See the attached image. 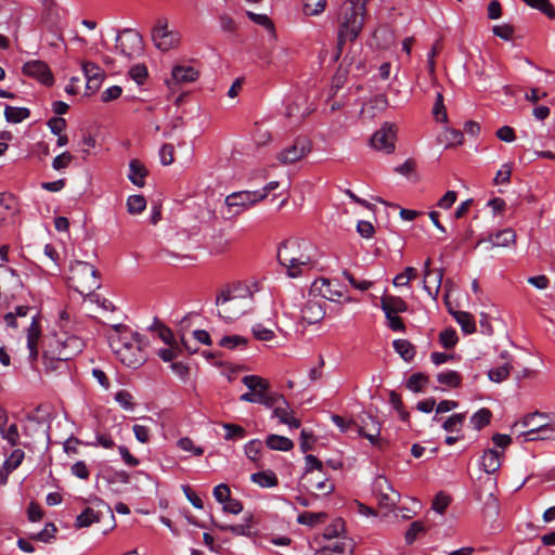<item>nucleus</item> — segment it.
<instances>
[{
  "mask_svg": "<svg viewBox=\"0 0 555 555\" xmlns=\"http://www.w3.org/2000/svg\"><path fill=\"white\" fill-rule=\"evenodd\" d=\"M253 293L246 285H236L222 289L216 298L218 315L225 322H232L251 309Z\"/></svg>",
  "mask_w": 555,
  "mask_h": 555,
  "instance_id": "obj_1",
  "label": "nucleus"
},
{
  "mask_svg": "<svg viewBox=\"0 0 555 555\" xmlns=\"http://www.w3.org/2000/svg\"><path fill=\"white\" fill-rule=\"evenodd\" d=\"M365 9L354 0L341 3L338 14L337 49L341 52L347 41H354L363 29Z\"/></svg>",
  "mask_w": 555,
  "mask_h": 555,
  "instance_id": "obj_2",
  "label": "nucleus"
},
{
  "mask_svg": "<svg viewBox=\"0 0 555 555\" xmlns=\"http://www.w3.org/2000/svg\"><path fill=\"white\" fill-rule=\"evenodd\" d=\"M109 346L117 358L128 367L137 369L147 359V343L138 334L108 335Z\"/></svg>",
  "mask_w": 555,
  "mask_h": 555,
  "instance_id": "obj_3",
  "label": "nucleus"
},
{
  "mask_svg": "<svg viewBox=\"0 0 555 555\" xmlns=\"http://www.w3.org/2000/svg\"><path fill=\"white\" fill-rule=\"evenodd\" d=\"M278 261L286 268L291 278L301 275L305 268L312 262V257L308 253V245L298 238H287L278 247Z\"/></svg>",
  "mask_w": 555,
  "mask_h": 555,
  "instance_id": "obj_4",
  "label": "nucleus"
},
{
  "mask_svg": "<svg viewBox=\"0 0 555 555\" xmlns=\"http://www.w3.org/2000/svg\"><path fill=\"white\" fill-rule=\"evenodd\" d=\"M8 326L17 328L20 325H27V348L29 359L35 361L38 357V341L41 336V327L39 324L38 313L27 306H17L14 312L4 315Z\"/></svg>",
  "mask_w": 555,
  "mask_h": 555,
  "instance_id": "obj_5",
  "label": "nucleus"
},
{
  "mask_svg": "<svg viewBox=\"0 0 555 555\" xmlns=\"http://www.w3.org/2000/svg\"><path fill=\"white\" fill-rule=\"evenodd\" d=\"M69 285L85 297H93L94 291L100 288L99 271L89 262L76 260L70 264Z\"/></svg>",
  "mask_w": 555,
  "mask_h": 555,
  "instance_id": "obj_6",
  "label": "nucleus"
},
{
  "mask_svg": "<svg viewBox=\"0 0 555 555\" xmlns=\"http://www.w3.org/2000/svg\"><path fill=\"white\" fill-rule=\"evenodd\" d=\"M83 349V341L76 335H70L68 331H61L55 334L54 344L51 350L44 352V357H50L60 361H68L79 354Z\"/></svg>",
  "mask_w": 555,
  "mask_h": 555,
  "instance_id": "obj_7",
  "label": "nucleus"
},
{
  "mask_svg": "<svg viewBox=\"0 0 555 555\" xmlns=\"http://www.w3.org/2000/svg\"><path fill=\"white\" fill-rule=\"evenodd\" d=\"M263 199V193L250 191L234 192L225 197L224 217L228 219L234 218Z\"/></svg>",
  "mask_w": 555,
  "mask_h": 555,
  "instance_id": "obj_8",
  "label": "nucleus"
},
{
  "mask_svg": "<svg viewBox=\"0 0 555 555\" xmlns=\"http://www.w3.org/2000/svg\"><path fill=\"white\" fill-rule=\"evenodd\" d=\"M104 517L114 518L111 506L101 499H94L92 506L85 508L82 513L76 517L75 528H88L92 524L100 522Z\"/></svg>",
  "mask_w": 555,
  "mask_h": 555,
  "instance_id": "obj_9",
  "label": "nucleus"
},
{
  "mask_svg": "<svg viewBox=\"0 0 555 555\" xmlns=\"http://www.w3.org/2000/svg\"><path fill=\"white\" fill-rule=\"evenodd\" d=\"M152 40L157 49L167 52L180 43V34L168 27L166 18H158L152 29Z\"/></svg>",
  "mask_w": 555,
  "mask_h": 555,
  "instance_id": "obj_10",
  "label": "nucleus"
},
{
  "mask_svg": "<svg viewBox=\"0 0 555 555\" xmlns=\"http://www.w3.org/2000/svg\"><path fill=\"white\" fill-rule=\"evenodd\" d=\"M116 49L128 60L139 56L143 51L142 36L133 29H124L116 38Z\"/></svg>",
  "mask_w": 555,
  "mask_h": 555,
  "instance_id": "obj_11",
  "label": "nucleus"
},
{
  "mask_svg": "<svg viewBox=\"0 0 555 555\" xmlns=\"http://www.w3.org/2000/svg\"><path fill=\"white\" fill-rule=\"evenodd\" d=\"M374 492L380 507L393 511L400 502V493L392 488L389 480L384 476L376 477L374 481Z\"/></svg>",
  "mask_w": 555,
  "mask_h": 555,
  "instance_id": "obj_12",
  "label": "nucleus"
},
{
  "mask_svg": "<svg viewBox=\"0 0 555 555\" xmlns=\"http://www.w3.org/2000/svg\"><path fill=\"white\" fill-rule=\"evenodd\" d=\"M397 128L395 125L385 122L371 138L372 146L380 152L390 154L395 151Z\"/></svg>",
  "mask_w": 555,
  "mask_h": 555,
  "instance_id": "obj_13",
  "label": "nucleus"
},
{
  "mask_svg": "<svg viewBox=\"0 0 555 555\" xmlns=\"http://www.w3.org/2000/svg\"><path fill=\"white\" fill-rule=\"evenodd\" d=\"M311 152V142L306 138H297L294 143L281 151L278 160L283 165L294 164Z\"/></svg>",
  "mask_w": 555,
  "mask_h": 555,
  "instance_id": "obj_14",
  "label": "nucleus"
},
{
  "mask_svg": "<svg viewBox=\"0 0 555 555\" xmlns=\"http://www.w3.org/2000/svg\"><path fill=\"white\" fill-rule=\"evenodd\" d=\"M356 430L359 436L366 438L371 444L382 448L379 435L380 424L371 414H364L360 418V423H356Z\"/></svg>",
  "mask_w": 555,
  "mask_h": 555,
  "instance_id": "obj_15",
  "label": "nucleus"
},
{
  "mask_svg": "<svg viewBox=\"0 0 555 555\" xmlns=\"http://www.w3.org/2000/svg\"><path fill=\"white\" fill-rule=\"evenodd\" d=\"M242 383L249 389L248 392L241 395L240 400L244 402L257 403V397L262 396L264 390L270 389V383L258 375H246Z\"/></svg>",
  "mask_w": 555,
  "mask_h": 555,
  "instance_id": "obj_16",
  "label": "nucleus"
},
{
  "mask_svg": "<svg viewBox=\"0 0 555 555\" xmlns=\"http://www.w3.org/2000/svg\"><path fill=\"white\" fill-rule=\"evenodd\" d=\"M547 416L540 412H534L526 415L521 422L514 424L513 429H517L519 426L527 428L530 435L546 434L553 431L552 427L545 422Z\"/></svg>",
  "mask_w": 555,
  "mask_h": 555,
  "instance_id": "obj_17",
  "label": "nucleus"
},
{
  "mask_svg": "<svg viewBox=\"0 0 555 555\" xmlns=\"http://www.w3.org/2000/svg\"><path fill=\"white\" fill-rule=\"evenodd\" d=\"M324 300L312 296L310 292L301 309V319L308 324H315L320 322L324 318Z\"/></svg>",
  "mask_w": 555,
  "mask_h": 555,
  "instance_id": "obj_18",
  "label": "nucleus"
},
{
  "mask_svg": "<svg viewBox=\"0 0 555 555\" xmlns=\"http://www.w3.org/2000/svg\"><path fill=\"white\" fill-rule=\"evenodd\" d=\"M22 70L24 75L35 78L44 85L53 82V75L43 61L34 60L26 62Z\"/></svg>",
  "mask_w": 555,
  "mask_h": 555,
  "instance_id": "obj_19",
  "label": "nucleus"
},
{
  "mask_svg": "<svg viewBox=\"0 0 555 555\" xmlns=\"http://www.w3.org/2000/svg\"><path fill=\"white\" fill-rule=\"evenodd\" d=\"M311 295L320 299L336 301L343 297V292L332 287V283L327 279H320L313 282L311 286Z\"/></svg>",
  "mask_w": 555,
  "mask_h": 555,
  "instance_id": "obj_20",
  "label": "nucleus"
},
{
  "mask_svg": "<svg viewBox=\"0 0 555 555\" xmlns=\"http://www.w3.org/2000/svg\"><path fill=\"white\" fill-rule=\"evenodd\" d=\"M22 286V282L16 272L8 266L0 264V297L7 295Z\"/></svg>",
  "mask_w": 555,
  "mask_h": 555,
  "instance_id": "obj_21",
  "label": "nucleus"
},
{
  "mask_svg": "<svg viewBox=\"0 0 555 555\" xmlns=\"http://www.w3.org/2000/svg\"><path fill=\"white\" fill-rule=\"evenodd\" d=\"M81 66L87 79V89L91 90L92 92L99 90L105 77L104 70L93 62H83Z\"/></svg>",
  "mask_w": 555,
  "mask_h": 555,
  "instance_id": "obj_22",
  "label": "nucleus"
},
{
  "mask_svg": "<svg viewBox=\"0 0 555 555\" xmlns=\"http://www.w3.org/2000/svg\"><path fill=\"white\" fill-rule=\"evenodd\" d=\"M486 242L491 243L492 247H508L515 244L516 232L511 228L503 229L498 231L494 235H489L488 238L479 240L476 244V247Z\"/></svg>",
  "mask_w": 555,
  "mask_h": 555,
  "instance_id": "obj_23",
  "label": "nucleus"
},
{
  "mask_svg": "<svg viewBox=\"0 0 555 555\" xmlns=\"http://www.w3.org/2000/svg\"><path fill=\"white\" fill-rule=\"evenodd\" d=\"M0 435L10 446L15 447L20 442V433L16 424L8 425V414L0 411Z\"/></svg>",
  "mask_w": 555,
  "mask_h": 555,
  "instance_id": "obj_24",
  "label": "nucleus"
},
{
  "mask_svg": "<svg viewBox=\"0 0 555 555\" xmlns=\"http://www.w3.org/2000/svg\"><path fill=\"white\" fill-rule=\"evenodd\" d=\"M294 411L291 409L289 403L283 400L279 405L273 409V416L279 418L280 423L289 426L291 428H299L300 421L293 416Z\"/></svg>",
  "mask_w": 555,
  "mask_h": 555,
  "instance_id": "obj_25",
  "label": "nucleus"
},
{
  "mask_svg": "<svg viewBox=\"0 0 555 555\" xmlns=\"http://www.w3.org/2000/svg\"><path fill=\"white\" fill-rule=\"evenodd\" d=\"M198 76V70L191 65H176L171 70V78L177 83L194 82Z\"/></svg>",
  "mask_w": 555,
  "mask_h": 555,
  "instance_id": "obj_26",
  "label": "nucleus"
},
{
  "mask_svg": "<svg viewBox=\"0 0 555 555\" xmlns=\"http://www.w3.org/2000/svg\"><path fill=\"white\" fill-rule=\"evenodd\" d=\"M380 308L384 313L398 314L408 311L406 302L398 296L384 295L380 298Z\"/></svg>",
  "mask_w": 555,
  "mask_h": 555,
  "instance_id": "obj_27",
  "label": "nucleus"
},
{
  "mask_svg": "<svg viewBox=\"0 0 555 555\" xmlns=\"http://www.w3.org/2000/svg\"><path fill=\"white\" fill-rule=\"evenodd\" d=\"M503 452L495 449H488L481 456L480 465L485 473L494 474L501 467V456Z\"/></svg>",
  "mask_w": 555,
  "mask_h": 555,
  "instance_id": "obj_28",
  "label": "nucleus"
},
{
  "mask_svg": "<svg viewBox=\"0 0 555 555\" xmlns=\"http://www.w3.org/2000/svg\"><path fill=\"white\" fill-rule=\"evenodd\" d=\"M147 169L138 159H131L129 163L128 179L137 186L142 188L145 184Z\"/></svg>",
  "mask_w": 555,
  "mask_h": 555,
  "instance_id": "obj_29",
  "label": "nucleus"
},
{
  "mask_svg": "<svg viewBox=\"0 0 555 555\" xmlns=\"http://www.w3.org/2000/svg\"><path fill=\"white\" fill-rule=\"evenodd\" d=\"M266 444L276 451H289L294 448V442L289 438L274 434L267 437Z\"/></svg>",
  "mask_w": 555,
  "mask_h": 555,
  "instance_id": "obj_30",
  "label": "nucleus"
},
{
  "mask_svg": "<svg viewBox=\"0 0 555 555\" xmlns=\"http://www.w3.org/2000/svg\"><path fill=\"white\" fill-rule=\"evenodd\" d=\"M450 313L454 317L456 322L461 325L462 331L466 334H472L476 331V323L474 317L465 311H452Z\"/></svg>",
  "mask_w": 555,
  "mask_h": 555,
  "instance_id": "obj_31",
  "label": "nucleus"
},
{
  "mask_svg": "<svg viewBox=\"0 0 555 555\" xmlns=\"http://www.w3.org/2000/svg\"><path fill=\"white\" fill-rule=\"evenodd\" d=\"M393 349L400 354V357L409 362L415 357V347L412 343L406 339H396L392 343Z\"/></svg>",
  "mask_w": 555,
  "mask_h": 555,
  "instance_id": "obj_32",
  "label": "nucleus"
},
{
  "mask_svg": "<svg viewBox=\"0 0 555 555\" xmlns=\"http://www.w3.org/2000/svg\"><path fill=\"white\" fill-rule=\"evenodd\" d=\"M30 112L26 107H15L11 105H5L4 108V117L8 122L18 124L28 118Z\"/></svg>",
  "mask_w": 555,
  "mask_h": 555,
  "instance_id": "obj_33",
  "label": "nucleus"
},
{
  "mask_svg": "<svg viewBox=\"0 0 555 555\" xmlns=\"http://www.w3.org/2000/svg\"><path fill=\"white\" fill-rule=\"evenodd\" d=\"M250 479L262 488H272L278 485V477L272 470L255 473Z\"/></svg>",
  "mask_w": 555,
  "mask_h": 555,
  "instance_id": "obj_34",
  "label": "nucleus"
},
{
  "mask_svg": "<svg viewBox=\"0 0 555 555\" xmlns=\"http://www.w3.org/2000/svg\"><path fill=\"white\" fill-rule=\"evenodd\" d=\"M16 201L10 193H0V223L15 210Z\"/></svg>",
  "mask_w": 555,
  "mask_h": 555,
  "instance_id": "obj_35",
  "label": "nucleus"
},
{
  "mask_svg": "<svg viewBox=\"0 0 555 555\" xmlns=\"http://www.w3.org/2000/svg\"><path fill=\"white\" fill-rule=\"evenodd\" d=\"M531 9L538 10L550 20H555V8L550 0H525Z\"/></svg>",
  "mask_w": 555,
  "mask_h": 555,
  "instance_id": "obj_36",
  "label": "nucleus"
},
{
  "mask_svg": "<svg viewBox=\"0 0 555 555\" xmlns=\"http://www.w3.org/2000/svg\"><path fill=\"white\" fill-rule=\"evenodd\" d=\"M325 8L326 0H302V12L306 16H318Z\"/></svg>",
  "mask_w": 555,
  "mask_h": 555,
  "instance_id": "obj_37",
  "label": "nucleus"
},
{
  "mask_svg": "<svg viewBox=\"0 0 555 555\" xmlns=\"http://www.w3.org/2000/svg\"><path fill=\"white\" fill-rule=\"evenodd\" d=\"M465 420L466 415L464 413L453 414L444 421L442 428L449 433H459L462 429Z\"/></svg>",
  "mask_w": 555,
  "mask_h": 555,
  "instance_id": "obj_38",
  "label": "nucleus"
},
{
  "mask_svg": "<svg viewBox=\"0 0 555 555\" xmlns=\"http://www.w3.org/2000/svg\"><path fill=\"white\" fill-rule=\"evenodd\" d=\"M437 380L440 384L447 385L451 388H457L462 383V377L455 371H447L439 373L437 375Z\"/></svg>",
  "mask_w": 555,
  "mask_h": 555,
  "instance_id": "obj_39",
  "label": "nucleus"
},
{
  "mask_svg": "<svg viewBox=\"0 0 555 555\" xmlns=\"http://www.w3.org/2000/svg\"><path fill=\"white\" fill-rule=\"evenodd\" d=\"M246 15L255 24L262 26L264 29H267L270 34H272L274 36V34H275L274 24L269 18V16L267 14H257L251 11H247Z\"/></svg>",
  "mask_w": 555,
  "mask_h": 555,
  "instance_id": "obj_40",
  "label": "nucleus"
},
{
  "mask_svg": "<svg viewBox=\"0 0 555 555\" xmlns=\"http://www.w3.org/2000/svg\"><path fill=\"white\" fill-rule=\"evenodd\" d=\"M491 416V411L489 409L482 408L470 417V422L474 428L479 430L490 423Z\"/></svg>",
  "mask_w": 555,
  "mask_h": 555,
  "instance_id": "obj_41",
  "label": "nucleus"
},
{
  "mask_svg": "<svg viewBox=\"0 0 555 555\" xmlns=\"http://www.w3.org/2000/svg\"><path fill=\"white\" fill-rule=\"evenodd\" d=\"M146 208L143 195H131L127 199V211L131 215L141 214Z\"/></svg>",
  "mask_w": 555,
  "mask_h": 555,
  "instance_id": "obj_42",
  "label": "nucleus"
},
{
  "mask_svg": "<svg viewBox=\"0 0 555 555\" xmlns=\"http://www.w3.org/2000/svg\"><path fill=\"white\" fill-rule=\"evenodd\" d=\"M511 369V364L508 362H505L502 365L491 369L488 372V377L490 380L494 383H501L508 377Z\"/></svg>",
  "mask_w": 555,
  "mask_h": 555,
  "instance_id": "obj_43",
  "label": "nucleus"
},
{
  "mask_svg": "<svg viewBox=\"0 0 555 555\" xmlns=\"http://www.w3.org/2000/svg\"><path fill=\"white\" fill-rule=\"evenodd\" d=\"M428 383V376L423 373H414L406 380V388L414 392H420Z\"/></svg>",
  "mask_w": 555,
  "mask_h": 555,
  "instance_id": "obj_44",
  "label": "nucleus"
},
{
  "mask_svg": "<svg viewBox=\"0 0 555 555\" xmlns=\"http://www.w3.org/2000/svg\"><path fill=\"white\" fill-rule=\"evenodd\" d=\"M257 403L263 404L267 408H275L279 405L285 398L282 395L270 392L269 390H264L262 396L257 397Z\"/></svg>",
  "mask_w": 555,
  "mask_h": 555,
  "instance_id": "obj_45",
  "label": "nucleus"
},
{
  "mask_svg": "<svg viewBox=\"0 0 555 555\" xmlns=\"http://www.w3.org/2000/svg\"><path fill=\"white\" fill-rule=\"evenodd\" d=\"M219 345L227 349H235L237 347H246L247 339L240 335L224 336L220 339Z\"/></svg>",
  "mask_w": 555,
  "mask_h": 555,
  "instance_id": "obj_46",
  "label": "nucleus"
},
{
  "mask_svg": "<svg viewBox=\"0 0 555 555\" xmlns=\"http://www.w3.org/2000/svg\"><path fill=\"white\" fill-rule=\"evenodd\" d=\"M325 518H326V514L323 512H321V513L305 512L298 516L297 521L301 525H307V526L312 527L319 522H322Z\"/></svg>",
  "mask_w": 555,
  "mask_h": 555,
  "instance_id": "obj_47",
  "label": "nucleus"
},
{
  "mask_svg": "<svg viewBox=\"0 0 555 555\" xmlns=\"http://www.w3.org/2000/svg\"><path fill=\"white\" fill-rule=\"evenodd\" d=\"M26 422L27 424L24 427V433L26 436H33L39 429H42L43 434L46 433L43 429V423L35 414H28L26 416Z\"/></svg>",
  "mask_w": 555,
  "mask_h": 555,
  "instance_id": "obj_48",
  "label": "nucleus"
},
{
  "mask_svg": "<svg viewBox=\"0 0 555 555\" xmlns=\"http://www.w3.org/2000/svg\"><path fill=\"white\" fill-rule=\"evenodd\" d=\"M417 275V271L413 267H406L402 273H399L395 276L392 283L395 286H404L408 285L409 282L415 279Z\"/></svg>",
  "mask_w": 555,
  "mask_h": 555,
  "instance_id": "obj_49",
  "label": "nucleus"
},
{
  "mask_svg": "<svg viewBox=\"0 0 555 555\" xmlns=\"http://www.w3.org/2000/svg\"><path fill=\"white\" fill-rule=\"evenodd\" d=\"M457 340L456 332L453 328H446L439 335L440 344L447 349L453 348Z\"/></svg>",
  "mask_w": 555,
  "mask_h": 555,
  "instance_id": "obj_50",
  "label": "nucleus"
},
{
  "mask_svg": "<svg viewBox=\"0 0 555 555\" xmlns=\"http://www.w3.org/2000/svg\"><path fill=\"white\" fill-rule=\"evenodd\" d=\"M433 114L438 121L446 122L448 120L447 108L443 104V95L440 92L436 95Z\"/></svg>",
  "mask_w": 555,
  "mask_h": 555,
  "instance_id": "obj_51",
  "label": "nucleus"
},
{
  "mask_svg": "<svg viewBox=\"0 0 555 555\" xmlns=\"http://www.w3.org/2000/svg\"><path fill=\"white\" fill-rule=\"evenodd\" d=\"M177 446L181 450H183L185 452H191L192 454H194L196 456H201L204 453L203 448L195 447L193 440L189 437L180 438L177 442Z\"/></svg>",
  "mask_w": 555,
  "mask_h": 555,
  "instance_id": "obj_52",
  "label": "nucleus"
},
{
  "mask_svg": "<svg viewBox=\"0 0 555 555\" xmlns=\"http://www.w3.org/2000/svg\"><path fill=\"white\" fill-rule=\"evenodd\" d=\"M442 135L446 146L459 145L463 142V133L456 129L447 128Z\"/></svg>",
  "mask_w": 555,
  "mask_h": 555,
  "instance_id": "obj_53",
  "label": "nucleus"
},
{
  "mask_svg": "<svg viewBox=\"0 0 555 555\" xmlns=\"http://www.w3.org/2000/svg\"><path fill=\"white\" fill-rule=\"evenodd\" d=\"M24 459V452L21 449H15L9 459L4 462V468L8 472L14 470L23 461Z\"/></svg>",
  "mask_w": 555,
  "mask_h": 555,
  "instance_id": "obj_54",
  "label": "nucleus"
},
{
  "mask_svg": "<svg viewBox=\"0 0 555 555\" xmlns=\"http://www.w3.org/2000/svg\"><path fill=\"white\" fill-rule=\"evenodd\" d=\"M181 353V347L179 345L168 346V348H164L158 350V357L165 361L170 362L173 359L178 358Z\"/></svg>",
  "mask_w": 555,
  "mask_h": 555,
  "instance_id": "obj_55",
  "label": "nucleus"
},
{
  "mask_svg": "<svg viewBox=\"0 0 555 555\" xmlns=\"http://www.w3.org/2000/svg\"><path fill=\"white\" fill-rule=\"evenodd\" d=\"M304 103V99L302 98H298L297 100H295L292 104H289L287 107H286V116L287 117H292V116H299V117H305L306 115H308L310 112L308 109H300V106L301 104Z\"/></svg>",
  "mask_w": 555,
  "mask_h": 555,
  "instance_id": "obj_56",
  "label": "nucleus"
},
{
  "mask_svg": "<svg viewBox=\"0 0 555 555\" xmlns=\"http://www.w3.org/2000/svg\"><path fill=\"white\" fill-rule=\"evenodd\" d=\"M223 428L227 430V434L224 436V438L227 440H231V439H235V438H244L245 437V429L240 426V425H235V424H223Z\"/></svg>",
  "mask_w": 555,
  "mask_h": 555,
  "instance_id": "obj_57",
  "label": "nucleus"
},
{
  "mask_svg": "<svg viewBox=\"0 0 555 555\" xmlns=\"http://www.w3.org/2000/svg\"><path fill=\"white\" fill-rule=\"evenodd\" d=\"M450 498L446 495L443 492H439L436 494L433 501V509L439 514H443L448 505L450 504Z\"/></svg>",
  "mask_w": 555,
  "mask_h": 555,
  "instance_id": "obj_58",
  "label": "nucleus"
},
{
  "mask_svg": "<svg viewBox=\"0 0 555 555\" xmlns=\"http://www.w3.org/2000/svg\"><path fill=\"white\" fill-rule=\"evenodd\" d=\"M175 147L172 144L166 143L160 147L159 158L164 166L171 165L175 160Z\"/></svg>",
  "mask_w": 555,
  "mask_h": 555,
  "instance_id": "obj_59",
  "label": "nucleus"
},
{
  "mask_svg": "<svg viewBox=\"0 0 555 555\" xmlns=\"http://www.w3.org/2000/svg\"><path fill=\"white\" fill-rule=\"evenodd\" d=\"M425 531V526L422 521H413L409 528V530L405 532V542L408 544H412L417 534Z\"/></svg>",
  "mask_w": 555,
  "mask_h": 555,
  "instance_id": "obj_60",
  "label": "nucleus"
},
{
  "mask_svg": "<svg viewBox=\"0 0 555 555\" xmlns=\"http://www.w3.org/2000/svg\"><path fill=\"white\" fill-rule=\"evenodd\" d=\"M261 442L259 440H251L245 446V454L246 456L251 460L253 462H256L259 459L260 450H261Z\"/></svg>",
  "mask_w": 555,
  "mask_h": 555,
  "instance_id": "obj_61",
  "label": "nucleus"
},
{
  "mask_svg": "<svg viewBox=\"0 0 555 555\" xmlns=\"http://www.w3.org/2000/svg\"><path fill=\"white\" fill-rule=\"evenodd\" d=\"M344 531V521L341 519H336L332 525L327 526L324 531L325 539H334L337 538L340 532Z\"/></svg>",
  "mask_w": 555,
  "mask_h": 555,
  "instance_id": "obj_62",
  "label": "nucleus"
},
{
  "mask_svg": "<svg viewBox=\"0 0 555 555\" xmlns=\"http://www.w3.org/2000/svg\"><path fill=\"white\" fill-rule=\"evenodd\" d=\"M512 167L509 164H504L494 177V184H506L511 180Z\"/></svg>",
  "mask_w": 555,
  "mask_h": 555,
  "instance_id": "obj_63",
  "label": "nucleus"
},
{
  "mask_svg": "<svg viewBox=\"0 0 555 555\" xmlns=\"http://www.w3.org/2000/svg\"><path fill=\"white\" fill-rule=\"evenodd\" d=\"M73 158L74 157H73V155L69 152H64V153L57 155L53 159L52 167L55 170L64 169V168L69 166V164L72 163Z\"/></svg>",
  "mask_w": 555,
  "mask_h": 555,
  "instance_id": "obj_64",
  "label": "nucleus"
}]
</instances>
